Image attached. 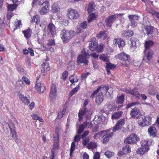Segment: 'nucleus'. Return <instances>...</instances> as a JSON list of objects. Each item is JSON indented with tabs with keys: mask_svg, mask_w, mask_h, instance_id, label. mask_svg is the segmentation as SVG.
<instances>
[{
	"mask_svg": "<svg viewBox=\"0 0 159 159\" xmlns=\"http://www.w3.org/2000/svg\"><path fill=\"white\" fill-rule=\"evenodd\" d=\"M11 134L13 139L15 140L16 142L18 141V137L17 134L16 130L10 131Z\"/></svg>",
	"mask_w": 159,
	"mask_h": 159,
	"instance_id": "40",
	"label": "nucleus"
},
{
	"mask_svg": "<svg viewBox=\"0 0 159 159\" xmlns=\"http://www.w3.org/2000/svg\"><path fill=\"white\" fill-rule=\"evenodd\" d=\"M123 113V112L122 111H119L115 112L111 116V119L114 120L119 118L122 115Z\"/></svg>",
	"mask_w": 159,
	"mask_h": 159,
	"instance_id": "36",
	"label": "nucleus"
},
{
	"mask_svg": "<svg viewBox=\"0 0 159 159\" xmlns=\"http://www.w3.org/2000/svg\"><path fill=\"white\" fill-rule=\"evenodd\" d=\"M68 75V72L66 70H65L62 74V79L64 80L65 81L67 78Z\"/></svg>",
	"mask_w": 159,
	"mask_h": 159,
	"instance_id": "52",
	"label": "nucleus"
},
{
	"mask_svg": "<svg viewBox=\"0 0 159 159\" xmlns=\"http://www.w3.org/2000/svg\"><path fill=\"white\" fill-rule=\"evenodd\" d=\"M18 97L20 101L25 105H28L30 103V98L29 95L25 96L23 94L20 93Z\"/></svg>",
	"mask_w": 159,
	"mask_h": 159,
	"instance_id": "15",
	"label": "nucleus"
},
{
	"mask_svg": "<svg viewBox=\"0 0 159 159\" xmlns=\"http://www.w3.org/2000/svg\"><path fill=\"white\" fill-rule=\"evenodd\" d=\"M83 116H84L86 119H89L91 116V114L87 108H83L80 109L78 113L79 120L80 121L82 119Z\"/></svg>",
	"mask_w": 159,
	"mask_h": 159,
	"instance_id": "7",
	"label": "nucleus"
},
{
	"mask_svg": "<svg viewBox=\"0 0 159 159\" xmlns=\"http://www.w3.org/2000/svg\"><path fill=\"white\" fill-rule=\"evenodd\" d=\"M89 44V49L92 51H96L98 53H101L103 49V45L100 44L99 46L97 41L95 37H93L91 39Z\"/></svg>",
	"mask_w": 159,
	"mask_h": 159,
	"instance_id": "3",
	"label": "nucleus"
},
{
	"mask_svg": "<svg viewBox=\"0 0 159 159\" xmlns=\"http://www.w3.org/2000/svg\"><path fill=\"white\" fill-rule=\"evenodd\" d=\"M75 147V144L74 142L72 143L70 148V155H71L73 153Z\"/></svg>",
	"mask_w": 159,
	"mask_h": 159,
	"instance_id": "56",
	"label": "nucleus"
},
{
	"mask_svg": "<svg viewBox=\"0 0 159 159\" xmlns=\"http://www.w3.org/2000/svg\"><path fill=\"white\" fill-rule=\"evenodd\" d=\"M114 154L113 152L110 151H107L105 153V155L108 158H110Z\"/></svg>",
	"mask_w": 159,
	"mask_h": 159,
	"instance_id": "54",
	"label": "nucleus"
},
{
	"mask_svg": "<svg viewBox=\"0 0 159 159\" xmlns=\"http://www.w3.org/2000/svg\"><path fill=\"white\" fill-rule=\"evenodd\" d=\"M57 93L50 92L49 96L50 98V101H52L54 100L57 96Z\"/></svg>",
	"mask_w": 159,
	"mask_h": 159,
	"instance_id": "48",
	"label": "nucleus"
},
{
	"mask_svg": "<svg viewBox=\"0 0 159 159\" xmlns=\"http://www.w3.org/2000/svg\"><path fill=\"white\" fill-rule=\"evenodd\" d=\"M9 129H10V131L11 130H16V127L14 123L12 122L9 125Z\"/></svg>",
	"mask_w": 159,
	"mask_h": 159,
	"instance_id": "60",
	"label": "nucleus"
},
{
	"mask_svg": "<svg viewBox=\"0 0 159 159\" xmlns=\"http://www.w3.org/2000/svg\"><path fill=\"white\" fill-rule=\"evenodd\" d=\"M106 64V69L111 70L116 68V65L111 63L109 61Z\"/></svg>",
	"mask_w": 159,
	"mask_h": 159,
	"instance_id": "43",
	"label": "nucleus"
},
{
	"mask_svg": "<svg viewBox=\"0 0 159 159\" xmlns=\"http://www.w3.org/2000/svg\"><path fill=\"white\" fill-rule=\"evenodd\" d=\"M152 141L148 139L142 140L141 142V144L142 147L148 148L149 149V145L152 143Z\"/></svg>",
	"mask_w": 159,
	"mask_h": 159,
	"instance_id": "29",
	"label": "nucleus"
},
{
	"mask_svg": "<svg viewBox=\"0 0 159 159\" xmlns=\"http://www.w3.org/2000/svg\"><path fill=\"white\" fill-rule=\"evenodd\" d=\"M41 66L42 68L41 72L43 73V75H44L45 72L49 71L50 70L49 64L47 62H43Z\"/></svg>",
	"mask_w": 159,
	"mask_h": 159,
	"instance_id": "22",
	"label": "nucleus"
},
{
	"mask_svg": "<svg viewBox=\"0 0 159 159\" xmlns=\"http://www.w3.org/2000/svg\"><path fill=\"white\" fill-rule=\"evenodd\" d=\"M149 150L147 148H146L143 147L137 149L136 152L137 154L140 155H143L146 152H147Z\"/></svg>",
	"mask_w": 159,
	"mask_h": 159,
	"instance_id": "34",
	"label": "nucleus"
},
{
	"mask_svg": "<svg viewBox=\"0 0 159 159\" xmlns=\"http://www.w3.org/2000/svg\"><path fill=\"white\" fill-rule=\"evenodd\" d=\"M97 147V143L93 142H90L88 143L87 147L89 149H94Z\"/></svg>",
	"mask_w": 159,
	"mask_h": 159,
	"instance_id": "44",
	"label": "nucleus"
},
{
	"mask_svg": "<svg viewBox=\"0 0 159 159\" xmlns=\"http://www.w3.org/2000/svg\"><path fill=\"white\" fill-rule=\"evenodd\" d=\"M99 59L104 62H109V58L107 54H102L100 55Z\"/></svg>",
	"mask_w": 159,
	"mask_h": 159,
	"instance_id": "39",
	"label": "nucleus"
},
{
	"mask_svg": "<svg viewBox=\"0 0 159 159\" xmlns=\"http://www.w3.org/2000/svg\"><path fill=\"white\" fill-rule=\"evenodd\" d=\"M105 109H103L101 110V111L102 112H105L106 111H114L116 109V107L114 103H108L105 106Z\"/></svg>",
	"mask_w": 159,
	"mask_h": 159,
	"instance_id": "13",
	"label": "nucleus"
},
{
	"mask_svg": "<svg viewBox=\"0 0 159 159\" xmlns=\"http://www.w3.org/2000/svg\"><path fill=\"white\" fill-rule=\"evenodd\" d=\"M84 48L81 51V54H79L77 58L76 62L78 65H80L84 64L85 65H88L89 61L88 59L90 55Z\"/></svg>",
	"mask_w": 159,
	"mask_h": 159,
	"instance_id": "1",
	"label": "nucleus"
},
{
	"mask_svg": "<svg viewBox=\"0 0 159 159\" xmlns=\"http://www.w3.org/2000/svg\"><path fill=\"white\" fill-rule=\"evenodd\" d=\"M103 132H104V131L102 130L98 133L95 134L93 136V138L95 139H98L102 135Z\"/></svg>",
	"mask_w": 159,
	"mask_h": 159,
	"instance_id": "53",
	"label": "nucleus"
},
{
	"mask_svg": "<svg viewBox=\"0 0 159 159\" xmlns=\"http://www.w3.org/2000/svg\"><path fill=\"white\" fill-rule=\"evenodd\" d=\"M73 76V75H72L70 76V77H69V80L70 82L72 84H73L74 85H75V84H74V83L75 82H77L78 81V80L77 79L75 81L74 79L72 78Z\"/></svg>",
	"mask_w": 159,
	"mask_h": 159,
	"instance_id": "61",
	"label": "nucleus"
},
{
	"mask_svg": "<svg viewBox=\"0 0 159 159\" xmlns=\"http://www.w3.org/2000/svg\"><path fill=\"white\" fill-rule=\"evenodd\" d=\"M67 15L70 19L76 20L79 17V14L78 11L75 10L71 8L69 9Z\"/></svg>",
	"mask_w": 159,
	"mask_h": 159,
	"instance_id": "12",
	"label": "nucleus"
},
{
	"mask_svg": "<svg viewBox=\"0 0 159 159\" xmlns=\"http://www.w3.org/2000/svg\"><path fill=\"white\" fill-rule=\"evenodd\" d=\"M139 16L137 15H129L128 18L130 20H134V19L138 20H139Z\"/></svg>",
	"mask_w": 159,
	"mask_h": 159,
	"instance_id": "51",
	"label": "nucleus"
},
{
	"mask_svg": "<svg viewBox=\"0 0 159 159\" xmlns=\"http://www.w3.org/2000/svg\"><path fill=\"white\" fill-rule=\"evenodd\" d=\"M102 89V91L106 93V94L107 95V93L109 95L112 93L113 91V89L112 87L109 86L105 85H102L99 87L97 89L94 90L92 94L90 95V98H95V95L98 94L99 91Z\"/></svg>",
	"mask_w": 159,
	"mask_h": 159,
	"instance_id": "4",
	"label": "nucleus"
},
{
	"mask_svg": "<svg viewBox=\"0 0 159 159\" xmlns=\"http://www.w3.org/2000/svg\"><path fill=\"white\" fill-rule=\"evenodd\" d=\"M116 18V16L115 14L112 15L107 18L105 20L107 27H111L112 24L115 21Z\"/></svg>",
	"mask_w": 159,
	"mask_h": 159,
	"instance_id": "16",
	"label": "nucleus"
},
{
	"mask_svg": "<svg viewBox=\"0 0 159 159\" xmlns=\"http://www.w3.org/2000/svg\"><path fill=\"white\" fill-rule=\"evenodd\" d=\"M97 16L94 13H92L89 14L88 18V21L89 23L91 22L93 20L96 19Z\"/></svg>",
	"mask_w": 159,
	"mask_h": 159,
	"instance_id": "42",
	"label": "nucleus"
},
{
	"mask_svg": "<svg viewBox=\"0 0 159 159\" xmlns=\"http://www.w3.org/2000/svg\"><path fill=\"white\" fill-rule=\"evenodd\" d=\"M55 45L54 39H50L48 40L47 45L49 46H53Z\"/></svg>",
	"mask_w": 159,
	"mask_h": 159,
	"instance_id": "58",
	"label": "nucleus"
},
{
	"mask_svg": "<svg viewBox=\"0 0 159 159\" xmlns=\"http://www.w3.org/2000/svg\"><path fill=\"white\" fill-rule=\"evenodd\" d=\"M31 21L32 23H35L36 25H38L40 22L39 16L38 15L34 16L32 18Z\"/></svg>",
	"mask_w": 159,
	"mask_h": 159,
	"instance_id": "38",
	"label": "nucleus"
},
{
	"mask_svg": "<svg viewBox=\"0 0 159 159\" xmlns=\"http://www.w3.org/2000/svg\"><path fill=\"white\" fill-rule=\"evenodd\" d=\"M131 152V148L129 145H126L123 147L121 150H120L118 152L117 155L120 157Z\"/></svg>",
	"mask_w": 159,
	"mask_h": 159,
	"instance_id": "14",
	"label": "nucleus"
},
{
	"mask_svg": "<svg viewBox=\"0 0 159 159\" xmlns=\"http://www.w3.org/2000/svg\"><path fill=\"white\" fill-rule=\"evenodd\" d=\"M90 138L89 137L85 138L83 140L82 144L84 146H86L89 142Z\"/></svg>",
	"mask_w": 159,
	"mask_h": 159,
	"instance_id": "55",
	"label": "nucleus"
},
{
	"mask_svg": "<svg viewBox=\"0 0 159 159\" xmlns=\"http://www.w3.org/2000/svg\"><path fill=\"white\" fill-rule=\"evenodd\" d=\"M144 28L146 34L147 35H151L153 32L154 27L151 25H145L144 26Z\"/></svg>",
	"mask_w": 159,
	"mask_h": 159,
	"instance_id": "27",
	"label": "nucleus"
},
{
	"mask_svg": "<svg viewBox=\"0 0 159 159\" xmlns=\"http://www.w3.org/2000/svg\"><path fill=\"white\" fill-rule=\"evenodd\" d=\"M139 138L135 134H131L125 139L124 143L126 144L136 143Z\"/></svg>",
	"mask_w": 159,
	"mask_h": 159,
	"instance_id": "8",
	"label": "nucleus"
},
{
	"mask_svg": "<svg viewBox=\"0 0 159 159\" xmlns=\"http://www.w3.org/2000/svg\"><path fill=\"white\" fill-rule=\"evenodd\" d=\"M48 31L52 35H54L56 33V27L52 23H50L47 26Z\"/></svg>",
	"mask_w": 159,
	"mask_h": 159,
	"instance_id": "23",
	"label": "nucleus"
},
{
	"mask_svg": "<svg viewBox=\"0 0 159 159\" xmlns=\"http://www.w3.org/2000/svg\"><path fill=\"white\" fill-rule=\"evenodd\" d=\"M22 23H21V20H17V22H15V28L14 29V30L18 29L20 28V27H22Z\"/></svg>",
	"mask_w": 159,
	"mask_h": 159,
	"instance_id": "47",
	"label": "nucleus"
},
{
	"mask_svg": "<svg viewBox=\"0 0 159 159\" xmlns=\"http://www.w3.org/2000/svg\"><path fill=\"white\" fill-rule=\"evenodd\" d=\"M59 135H53V149H58L59 145Z\"/></svg>",
	"mask_w": 159,
	"mask_h": 159,
	"instance_id": "24",
	"label": "nucleus"
},
{
	"mask_svg": "<svg viewBox=\"0 0 159 159\" xmlns=\"http://www.w3.org/2000/svg\"><path fill=\"white\" fill-rule=\"evenodd\" d=\"M75 32L74 30H67L63 29L61 31L60 36L63 43H67L75 35Z\"/></svg>",
	"mask_w": 159,
	"mask_h": 159,
	"instance_id": "2",
	"label": "nucleus"
},
{
	"mask_svg": "<svg viewBox=\"0 0 159 159\" xmlns=\"http://www.w3.org/2000/svg\"><path fill=\"white\" fill-rule=\"evenodd\" d=\"M138 104H139V103L138 102H132L131 103H128L126 105V108L127 109H129L131 107L134 106Z\"/></svg>",
	"mask_w": 159,
	"mask_h": 159,
	"instance_id": "59",
	"label": "nucleus"
},
{
	"mask_svg": "<svg viewBox=\"0 0 159 159\" xmlns=\"http://www.w3.org/2000/svg\"><path fill=\"white\" fill-rule=\"evenodd\" d=\"M107 31L106 30L100 31L99 34H96V37L99 39L102 38L104 40L106 39L107 37V34L106 33Z\"/></svg>",
	"mask_w": 159,
	"mask_h": 159,
	"instance_id": "31",
	"label": "nucleus"
},
{
	"mask_svg": "<svg viewBox=\"0 0 159 159\" xmlns=\"http://www.w3.org/2000/svg\"><path fill=\"white\" fill-rule=\"evenodd\" d=\"M138 122L141 126H148L152 123V118L149 115L145 116L139 118Z\"/></svg>",
	"mask_w": 159,
	"mask_h": 159,
	"instance_id": "5",
	"label": "nucleus"
},
{
	"mask_svg": "<svg viewBox=\"0 0 159 159\" xmlns=\"http://www.w3.org/2000/svg\"><path fill=\"white\" fill-rule=\"evenodd\" d=\"M87 23L86 21H83L80 24V27L84 29H85L87 26Z\"/></svg>",
	"mask_w": 159,
	"mask_h": 159,
	"instance_id": "63",
	"label": "nucleus"
},
{
	"mask_svg": "<svg viewBox=\"0 0 159 159\" xmlns=\"http://www.w3.org/2000/svg\"><path fill=\"white\" fill-rule=\"evenodd\" d=\"M17 6V5L15 4H8L7 11H13L16 9Z\"/></svg>",
	"mask_w": 159,
	"mask_h": 159,
	"instance_id": "46",
	"label": "nucleus"
},
{
	"mask_svg": "<svg viewBox=\"0 0 159 159\" xmlns=\"http://www.w3.org/2000/svg\"><path fill=\"white\" fill-rule=\"evenodd\" d=\"M148 132L151 137H155L157 135V131L156 128L153 126H150L148 129Z\"/></svg>",
	"mask_w": 159,
	"mask_h": 159,
	"instance_id": "18",
	"label": "nucleus"
},
{
	"mask_svg": "<svg viewBox=\"0 0 159 159\" xmlns=\"http://www.w3.org/2000/svg\"><path fill=\"white\" fill-rule=\"evenodd\" d=\"M22 80L27 85H29L30 84V80L25 76H23L22 78Z\"/></svg>",
	"mask_w": 159,
	"mask_h": 159,
	"instance_id": "57",
	"label": "nucleus"
},
{
	"mask_svg": "<svg viewBox=\"0 0 159 159\" xmlns=\"http://www.w3.org/2000/svg\"><path fill=\"white\" fill-rule=\"evenodd\" d=\"M2 125L4 131L6 133H9L8 128H9V124L7 122H3Z\"/></svg>",
	"mask_w": 159,
	"mask_h": 159,
	"instance_id": "45",
	"label": "nucleus"
},
{
	"mask_svg": "<svg viewBox=\"0 0 159 159\" xmlns=\"http://www.w3.org/2000/svg\"><path fill=\"white\" fill-rule=\"evenodd\" d=\"M116 57L119 60L125 62V63L122 64V66L125 67L128 66L129 64H127V62L129 63L131 60V58L129 55L124 52H122L118 54Z\"/></svg>",
	"mask_w": 159,
	"mask_h": 159,
	"instance_id": "6",
	"label": "nucleus"
},
{
	"mask_svg": "<svg viewBox=\"0 0 159 159\" xmlns=\"http://www.w3.org/2000/svg\"><path fill=\"white\" fill-rule=\"evenodd\" d=\"M93 124L91 122H88L87 121H85L83 124L79 126L77 133L78 134H80L86 127H87L88 128H91Z\"/></svg>",
	"mask_w": 159,
	"mask_h": 159,
	"instance_id": "11",
	"label": "nucleus"
},
{
	"mask_svg": "<svg viewBox=\"0 0 159 159\" xmlns=\"http://www.w3.org/2000/svg\"><path fill=\"white\" fill-rule=\"evenodd\" d=\"M126 93L133 95L137 98H139L140 94L139 93L138 89L136 88H134L131 90H127Z\"/></svg>",
	"mask_w": 159,
	"mask_h": 159,
	"instance_id": "21",
	"label": "nucleus"
},
{
	"mask_svg": "<svg viewBox=\"0 0 159 159\" xmlns=\"http://www.w3.org/2000/svg\"><path fill=\"white\" fill-rule=\"evenodd\" d=\"M113 43L115 44L119 48H122L125 45V42L124 40L121 38H117L113 40Z\"/></svg>",
	"mask_w": 159,
	"mask_h": 159,
	"instance_id": "20",
	"label": "nucleus"
},
{
	"mask_svg": "<svg viewBox=\"0 0 159 159\" xmlns=\"http://www.w3.org/2000/svg\"><path fill=\"white\" fill-rule=\"evenodd\" d=\"M125 122V121L124 118L121 119L119 120L113 128V131H116L120 129L121 127L124 125Z\"/></svg>",
	"mask_w": 159,
	"mask_h": 159,
	"instance_id": "19",
	"label": "nucleus"
},
{
	"mask_svg": "<svg viewBox=\"0 0 159 159\" xmlns=\"http://www.w3.org/2000/svg\"><path fill=\"white\" fill-rule=\"evenodd\" d=\"M133 35V32L131 30H124L121 32V35L123 37H130Z\"/></svg>",
	"mask_w": 159,
	"mask_h": 159,
	"instance_id": "30",
	"label": "nucleus"
},
{
	"mask_svg": "<svg viewBox=\"0 0 159 159\" xmlns=\"http://www.w3.org/2000/svg\"><path fill=\"white\" fill-rule=\"evenodd\" d=\"M80 84H79L77 85L72 90L70 93V97L72 96L74 94L76 93L79 89Z\"/></svg>",
	"mask_w": 159,
	"mask_h": 159,
	"instance_id": "41",
	"label": "nucleus"
},
{
	"mask_svg": "<svg viewBox=\"0 0 159 159\" xmlns=\"http://www.w3.org/2000/svg\"><path fill=\"white\" fill-rule=\"evenodd\" d=\"M103 134H102V142L103 143H106L108 142L111 137L113 135L112 132H110L109 130H104Z\"/></svg>",
	"mask_w": 159,
	"mask_h": 159,
	"instance_id": "10",
	"label": "nucleus"
},
{
	"mask_svg": "<svg viewBox=\"0 0 159 159\" xmlns=\"http://www.w3.org/2000/svg\"><path fill=\"white\" fill-rule=\"evenodd\" d=\"M95 5L94 3L93 2H91L89 3L87 10L89 13L92 12H93L95 10Z\"/></svg>",
	"mask_w": 159,
	"mask_h": 159,
	"instance_id": "35",
	"label": "nucleus"
},
{
	"mask_svg": "<svg viewBox=\"0 0 159 159\" xmlns=\"http://www.w3.org/2000/svg\"><path fill=\"white\" fill-rule=\"evenodd\" d=\"M37 90L39 93H43L45 89V85L43 84L37 83L35 85Z\"/></svg>",
	"mask_w": 159,
	"mask_h": 159,
	"instance_id": "28",
	"label": "nucleus"
},
{
	"mask_svg": "<svg viewBox=\"0 0 159 159\" xmlns=\"http://www.w3.org/2000/svg\"><path fill=\"white\" fill-rule=\"evenodd\" d=\"M130 114L132 118H137L141 115V112L139 110L135 107L132 109Z\"/></svg>",
	"mask_w": 159,
	"mask_h": 159,
	"instance_id": "17",
	"label": "nucleus"
},
{
	"mask_svg": "<svg viewBox=\"0 0 159 159\" xmlns=\"http://www.w3.org/2000/svg\"><path fill=\"white\" fill-rule=\"evenodd\" d=\"M22 32L26 39L29 40L31 37L32 34V30L31 29L28 28L23 30Z\"/></svg>",
	"mask_w": 159,
	"mask_h": 159,
	"instance_id": "25",
	"label": "nucleus"
},
{
	"mask_svg": "<svg viewBox=\"0 0 159 159\" xmlns=\"http://www.w3.org/2000/svg\"><path fill=\"white\" fill-rule=\"evenodd\" d=\"M154 44V42L151 40H149L145 41L144 45L145 48V50L144 51L150 49V47L153 45Z\"/></svg>",
	"mask_w": 159,
	"mask_h": 159,
	"instance_id": "32",
	"label": "nucleus"
},
{
	"mask_svg": "<svg viewBox=\"0 0 159 159\" xmlns=\"http://www.w3.org/2000/svg\"><path fill=\"white\" fill-rule=\"evenodd\" d=\"M42 7L39 12L41 15H45L48 13L49 11L50 4L48 1H45L41 4Z\"/></svg>",
	"mask_w": 159,
	"mask_h": 159,
	"instance_id": "9",
	"label": "nucleus"
},
{
	"mask_svg": "<svg viewBox=\"0 0 159 159\" xmlns=\"http://www.w3.org/2000/svg\"><path fill=\"white\" fill-rule=\"evenodd\" d=\"M153 54V50H151L148 51L146 57V58L148 61H149L150 60L152 59Z\"/></svg>",
	"mask_w": 159,
	"mask_h": 159,
	"instance_id": "49",
	"label": "nucleus"
},
{
	"mask_svg": "<svg viewBox=\"0 0 159 159\" xmlns=\"http://www.w3.org/2000/svg\"><path fill=\"white\" fill-rule=\"evenodd\" d=\"M57 93V86L55 84H52L51 85L50 91V92Z\"/></svg>",
	"mask_w": 159,
	"mask_h": 159,
	"instance_id": "50",
	"label": "nucleus"
},
{
	"mask_svg": "<svg viewBox=\"0 0 159 159\" xmlns=\"http://www.w3.org/2000/svg\"><path fill=\"white\" fill-rule=\"evenodd\" d=\"M125 95L122 94L121 95L117 96L116 98V102L117 104H120L122 105L125 100Z\"/></svg>",
	"mask_w": 159,
	"mask_h": 159,
	"instance_id": "37",
	"label": "nucleus"
},
{
	"mask_svg": "<svg viewBox=\"0 0 159 159\" xmlns=\"http://www.w3.org/2000/svg\"><path fill=\"white\" fill-rule=\"evenodd\" d=\"M89 132L88 130L85 131H84L82 134L81 135V138L82 139H84L89 134Z\"/></svg>",
	"mask_w": 159,
	"mask_h": 159,
	"instance_id": "62",
	"label": "nucleus"
},
{
	"mask_svg": "<svg viewBox=\"0 0 159 159\" xmlns=\"http://www.w3.org/2000/svg\"><path fill=\"white\" fill-rule=\"evenodd\" d=\"M95 102L98 105L100 104L104 100L103 96L102 93L97 94L95 95Z\"/></svg>",
	"mask_w": 159,
	"mask_h": 159,
	"instance_id": "26",
	"label": "nucleus"
},
{
	"mask_svg": "<svg viewBox=\"0 0 159 159\" xmlns=\"http://www.w3.org/2000/svg\"><path fill=\"white\" fill-rule=\"evenodd\" d=\"M60 6L58 4L57 2H55L53 3L52 7V11L55 13H57L60 11Z\"/></svg>",
	"mask_w": 159,
	"mask_h": 159,
	"instance_id": "33",
	"label": "nucleus"
},
{
	"mask_svg": "<svg viewBox=\"0 0 159 159\" xmlns=\"http://www.w3.org/2000/svg\"><path fill=\"white\" fill-rule=\"evenodd\" d=\"M41 1L42 0H33L32 4V6L34 7L37 4H39Z\"/></svg>",
	"mask_w": 159,
	"mask_h": 159,
	"instance_id": "64",
	"label": "nucleus"
}]
</instances>
